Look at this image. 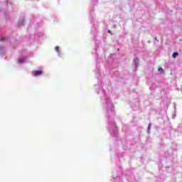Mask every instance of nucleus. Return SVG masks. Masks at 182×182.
Wrapping results in <instances>:
<instances>
[{
  "label": "nucleus",
  "mask_w": 182,
  "mask_h": 182,
  "mask_svg": "<svg viewBox=\"0 0 182 182\" xmlns=\"http://www.w3.org/2000/svg\"><path fill=\"white\" fill-rule=\"evenodd\" d=\"M134 63H135V65H139V59H135L134 60Z\"/></svg>",
  "instance_id": "nucleus-6"
},
{
  "label": "nucleus",
  "mask_w": 182,
  "mask_h": 182,
  "mask_svg": "<svg viewBox=\"0 0 182 182\" xmlns=\"http://www.w3.org/2000/svg\"><path fill=\"white\" fill-rule=\"evenodd\" d=\"M25 58L18 59V63H23V62H25Z\"/></svg>",
  "instance_id": "nucleus-2"
},
{
  "label": "nucleus",
  "mask_w": 182,
  "mask_h": 182,
  "mask_svg": "<svg viewBox=\"0 0 182 182\" xmlns=\"http://www.w3.org/2000/svg\"><path fill=\"white\" fill-rule=\"evenodd\" d=\"M150 127H151V124H149L148 129H147V133H150Z\"/></svg>",
  "instance_id": "nucleus-5"
},
{
  "label": "nucleus",
  "mask_w": 182,
  "mask_h": 182,
  "mask_svg": "<svg viewBox=\"0 0 182 182\" xmlns=\"http://www.w3.org/2000/svg\"><path fill=\"white\" fill-rule=\"evenodd\" d=\"M108 33H111L112 35V31L110 30H108Z\"/></svg>",
  "instance_id": "nucleus-8"
},
{
  "label": "nucleus",
  "mask_w": 182,
  "mask_h": 182,
  "mask_svg": "<svg viewBox=\"0 0 182 182\" xmlns=\"http://www.w3.org/2000/svg\"><path fill=\"white\" fill-rule=\"evenodd\" d=\"M1 41H4V39H1Z\"/></svg>",
  "instance_id": "nucleus-9"
},
{
  "label": "nucleus",
  "mask_w": 182,
  "mask_h": 182,
  "mask_svg": "<svg viewBox=\"0 0 182 182\" xmlns=\"http://www.w3.org/2000/svg\"><path fill=\"white\" fill-rule=\"evenodd\" d=\"M31 73L33 76H41L43 72L42 70H33Z\"/></svg>",
  "instance_id": "nucleus-1"
},
{
  "label": "nucleus",
  "mask_w": 182,
  "mask_h": 182,
  "mask_svg": "<svg viewBox=\"0 0 182 182\" xmlns=\"http://www.w3.org/2000/svg\"><path fill=\"white\" fill-rule=\"evenodd\" d=\"M158 70H159V72H161V73H164V70H163V68H159Z\"/></svg>",
  "instance_id": "nucleus-4"
},
{
  "label": "nucleus",
  "mask_w": 182,
  "mask_h": 182,
  "mask_svg": "<svg viewBox=\"0 0 182 182\" xmlns=\"http://www.w3.org/2000/svg\"><path fill=\"white\" fill-rule=\"evenodd\" d=\"M55 50H56V52L59 53V47H55Z\"/></svg>",
  "instance_id": "nucleus-7"
},
{
  "label": "nucleus",
  "mask_w": 182,
  "mask_h": 182,
  "mask_svg": "<svg viewBox=\"0 0 182 182\" xmlns=\"http://www.w3.org/2000/svg\"><path fill=\"white\" fill-rule=\"evenodd\" d=\"M172 56H173V58H177V56H178V52L173 53Z\"/></svg>",
  "instance_id": "nucleus-3"
}]
</instances>
